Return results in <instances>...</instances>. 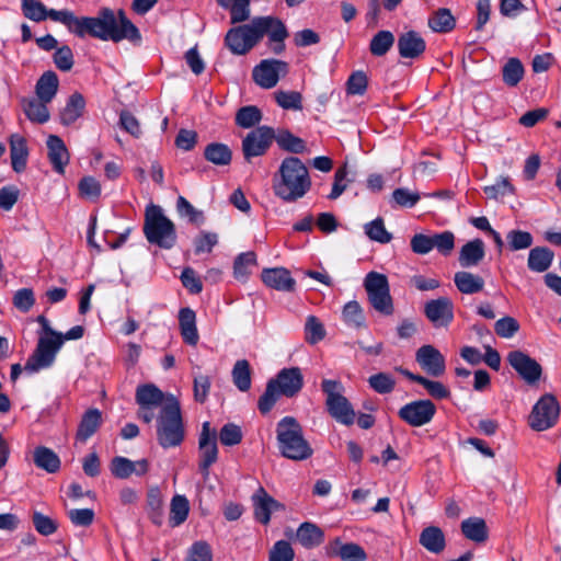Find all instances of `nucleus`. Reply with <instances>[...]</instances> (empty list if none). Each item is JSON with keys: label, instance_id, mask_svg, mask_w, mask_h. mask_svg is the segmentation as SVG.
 <instances>
[{"label": "nucleus", "instance_id": "1", "mask_svg": "<svg viewBox=\"0 0 561 561\" xmlns=\"http://www.w3.org/2000/svg\"><path fill=\"white\" fill-rule=\"evenodd\" d=\"M48 19L64 24L69 32L79 37L90 35L102 41H112L114 43H118L123 39L138 42L141 38L139 30L126 16L123 10H118L116 15L113 10L104 8L95 18H78L73 12L67 9H49Z\"/></svg>", "mask_w": 561, "mask_h": 561}, {"label": "nucleus", "instance_id": "2", "mask_svg": "<svg viewBox=\"0 0 561 561\" xmlns=\"http://www.w3.org/2000/svg\"><path fill=\"white\" fill-rule=\"evenodd\" d=\"M272 43L274 54H282L285 49L284 41L288 37L285 24L274 16H260L250 24L230 28L225 37L226 46L234 55H244L251 50L264 36Z\"/></svg>", "mask_w": 561, "mask_h": 561}, {"label": "nucleus", "instance_id": "3", "mask_svg": "<svg viewBox=\"0 0 561 561\" xmlns=\"http://www.w3.org/2000/svg\"><path fill=\"white\" fill-rule=\"evenodd\" d=\"M311 186L308 168L297 157H286L273 176L274 194L286 203L302 198Z\"/></svg>", "mask_w": 561, "mask_h": 561}, {"label": "nucleus", "instance_id": "4", "mask_svg": "<svg viewBox=\"0 0 561 561\" xmlns=\"http://www.w3.org/2000/svg\"><path fill=\"white\" fill-rule=\"evenodd\" d=\"M276 442L278 451L284 458L302 461L313 455L310 443L305 438L301 424L294 416H284L277 422Z\"/></svg>", "mask_w": 561, "mask_h": 561}, {"label": "nucleus", "instance_id": "5", "mask_svg": "<svg viewBox=\"0 0 561 561\" xmlns=\"http://www.w3.org/2000/svg\"><path fill=\"white\" fill-rule=\"evenodd\" d=\"M304 387V376L299 367L280 369L275 378L267 381L264 393L260 397L257 408L262 414L268 413L280 396L296 397Z\"/></svg>", "mask_w": 561, "mask_h": 561}, {"label": "nucleus", "instance_id": "6", "mask_svg": "<svg viewBox=\"0 0 561 561\" xmlns=\"http://www.w3.org/2000/svg\"><path fill=\"white\" fill-rule=\"evenodd\" d=\"M185 437L181 405L174 396H170L157 417V440L164 448L178 447Z\"/></svg>", "mask_w": 561, "mask_h": 561}, {"label": "nucleus", "instance_id": "7", "mask_svg": "<svg viewBox=\"0 0 561 561\" xmlns=\"http://www.w3.org/2000/svg\"><path fill=\"white\" fill-rule=\"evenodd\" d=\"M144 233L147 241L162 249H171L176 242V230L172 220L158 205H149L145 211Z\"/></svg>", "mask_w": 561, "mask_h": 561}, {"label": "nucleus", "instance_id": "8", "mask_svg": "<svg viewBox=\"0 0 561 561\" xmlns=\"http://www.w3.org/2000/svg\"><path fill=\"white\" fill-rule=\"evenodd\" d=\"M321 390L325 394V407L329 414L343 425H352L355 421V411L343 396L344 387L341 381L334 379H323Z\"/></svg>", "mask_w": 561, "mask_h": 561}, {"label": "nucleus", "instance_id": "9", "mask_svg": "<svg viewBox=\"0 0 561 561\" xmlns=\"http://www.w3.org/2000/svg\"><path fill=\"white\" fill-rule=\"evenodd\" d=\"M364 288L370 306L380 314L391 316L394 312L390 286L385 274L369 272L364 279Z\"/></svg>", "mask_w": 561, "mask_h": 561}, {"label": "nucleus", "instance_id": "10", "mask_svg": "<svg viewBox=\"0 0 561 561\" xmlns=\"http://www.w3.org/2000/svg\"><path fill=\"white\" fill-rule=\"evenodd\" d=\"M62 346L61 337H38L37 345L25 363L24 369L27 373H37L50 367L57 353Z\"/></svg>", "mask_w": 561, "mask_h": 561}, {"label": "nucleus", "instance_id": "11", "mask_svg": "<svg viewBox=\"0 0 561 561\" xmlns=\"http://www.w3.org/2000/svg\"><path fill=\"white\" fill-rule=\"evenodd\" d=\"M560 405L551 394L542 396L534 405L529 415V426L538 432L552 427L559 417Z\"/></svg>", "mask_w": 561, "mask_h": 561}, {"label": "nucleus", "instance_id": "12", "mask_svg": "<svg viewBox=\"0 0 561 561\" xmlns=\"http://www.w3.org/2000/svg\"><path fill=\"white\" fill-rule=\"evenodd\" d=\"M436 405L428 399L415 400L400 408L399 417L413 427H421L432 422Z\"/></svg>", "mask_w": 561, "mask_h": 561}, {"label": "nucleus", "instance_id": "13", "mask_svg": "<svg viewBox=\"0 0 561 561\" xmlns=\"http://www.w3.org/2000/svg\"><path fill=\"white\" fill-rule=\"evenodd\" d=\"M199 470L204 478H208L209 468L218 459L217 433L210 428L209 422H204L198 438Z\"/></svg>", "mask_w": 561, "mask_h": 561}, {"label": "nucleus", "instance_id": "14", "mask_svg": "<svg viewBox=\"0 0 561 561\" xmlns=\"http://www.w3.org/2000/svg\"><path fill=\"white\" fill-rule=\"evenodd\" d=\"M275 138L272 127L260 126L250 131L242 140V151L247 161L254 157L263 156Z\"/></svg>", "mask_w": 561, "mask_h": 561}, {"label": "nucleus", "instance_id": "15", "mask_svg": "<svg viewBox=\"0 0 561 561\" xmlns=\"http://www.w3.org/2000/svg\"><path fill=\"white\" fill-rule=\"evenodd\" d=\"M288 65L278 59H264L253 69L254 82L263 89L274 88L280 75H286Z\"/></svg>", "mask_w": 561, "mask_h": 561}, {"label": "nucleus", "instance_id": "16", "mask_svg": "<svg viewBox=\"0 0 561 561\" xmlns=\"http://www.w3.org/2000/svg\"><path fill=\"white\" fill-rule=\"evenodd\" d=\"M512 368L524 379L527 383L533 385L537 382L542 374L540 364L531 358L523 351H511L506 357Z\"/></svg>", "mask_w": 561, "mask_h": 561}, {"label": "nucleus", "instance_id": "17", "mask_svg": "<svg viewBox=\"0 0 561 561\" xmlns=\"http://www.w3.org/2000/svg\"><path fill=\"white\" fill-rule=\"evenodd\" d=\"M424 314L435 328L447 327L454 320V304L448 297L428 300L424 305Z\"/></svg>", "mask_w": 561, "mask_h": 561}, {"label": "nucleus", "instance_id": "18", "mask_svg": "<svg viewBox=\"0 0 561 561\" xmlns=\"http://www.w3.org/2000/svg\"><path fill=\"white\" fill-rule=\"evenodd\" d=\"M253 514L256 522L267 525L273 512L284 510V505L271 496L263 486L251 496Z\"/></svg>", "mask_w": 561, "mask_h": 561}, {"label": "nucleus", "instance_id": "19", "mask_svg": "<svg viewBox=\"0 0 561 561\" xmlns=\"http://www.w3.org/2000/svg\"><path fill=\"white\" fill-rule=\"evenodd\" d=\"M415 360L423 370L433 377H440L446 370L445 357L433 345L421 346L416 351Z\"/></svg>", "mask_w": 561, "mask_h": 561}, {"label": "nucleus", "instance_id": "20", "mask_svg": "<svg viewBox=\"0 0 561 561\" xmlns=\"http://www.w3.org/2000/svg\"><path fill=\"white\" fill-rule=\"evenodd\" d=\"M150 465L147 459L133 461L123 456H116L111 460L110 471L117 479H128L133 474L142 477L149 471Z\"/></svg>", "mask_w": 561, "mask_h": 561}, {"label": "nucleus", "instance_id": "21", "mask_svg": "<svg viewBox=\"0 0 561 561\" xmlns=\"http://www.w3.org/2000/svg\"><path fill=\"white\" fill-rule=\"evenodd\" d=\"M399 55L407 59H417L426 49V42L416 31H408L399 35L397 41Z\"/></svg>", "mask_w": 561, "mask_h": 561}, {"label": "nucleus", "instance_id": "22", "mask_svg": "<svg viewBox=\"0 0 561 561\" xmlns=\"http://www.w3.org/2000/svg\"><path fill=\"white\" fill-rule=\"evenodd\" d=\"M262 280L267 287L279 291H293L296 286V280L285 267L264 268Z\"/></svg>", "mask_w": 561, "mask_h": 561}, {"label": "nucleus", "instance_id": "23", "mask_svg": "<svg viewBox=\"0 0 561 561\" xmlns=\"http://www.w3.org/2000/svg\"><path fill=\"white\" fill-rule=\"evenodd\" d=\"M485 256V244L483 240L477 238L463 244L459 251V264L468 268L478 266Z\"/></svg>", "mask_w": 561, "mask_h": 561}, {"label": "nucleus", "instance_id": "24", "mask_svg": "<svg viewBox=\"0 0 561 561\" xmlns=\"http://www.w3.org/2000/svg\"><path fill=\"white\" fill-rule=\"evenodd\" d=\"M48 159L54 170L60 174L65 172V167L69 162V153L62 139L56 135H50L46 141Z\"/></svg>", "mask_w": 561, "mask_h": 561}, {"label": "nucleus", "instance_id": "25", "mask_svg": "<svg viewBox=\"0 0 561 561\" xmlns=\"http://www.w3.org/2000/svg\"><path fill=\"white\" fill-rule=\"evenodd\" d=\"M10 158L12 169L21 173L26 169L28 149L26 140L20 134H12L9 138Z\"/></svg>", "mask_w": 561, "mask_h": 561}, {"label": "nucleus", "instance_id": "26", "mask_svg": "<svg viewBox=\"0 0 561 561\" xmlns=\"http://www.w3.org/2000/svg\"><path fill=\"white\" fill-rule=\"evenodd\" d=\"M171 394H164L153 383L141 385L136 390V402L139 407L163 408Z\"/></svg>", "mask_w": 561, "mask_h": 561}, {"label": "nucleus", "instance_id": "27", "mask_svg": "<svg viewBox=\"0 0 561 561\" xmlns=\"http://www.w3.org/2000/svg\"><path fill=\"white\" fill-rule=\"evenodd\" d=\"M420 545L428 552L439 554L446 548V538L437 526H427L420 534Z\"/></svg>", "mask_w": 561, "mask_h": 561}, {"label": "nucleus", "instance_id": "28", "mask_svg": "<svg viewBox=\"0 0 561 561\" xmlns=\"http://www.w3.org/2000/svg\"><path fill=\"white\" fill-rule=\"evenodd\" d=\"M101 424V411L95 408L87 410L79 423L76 438L82 443L87 442L99 430Z\"/></svg>", "mask_w": 561, "mask_h": 561}, {"label": "nucleus", "instance_id": "29", "mask_svg": "<svg viewBox=\"0 0 561 561\" xmlns=\"http://www.w3.org/2000/svg\"><path fill=\"white\" fill-rule=\"evenodd\" d=\"M296 538L302 547L311 549L320 546L324 541V533L314 523L305 522L299 525Z\"/></svg>", "mask_w": 561, "mask_h": 561}, {"label": "nucleus", "instance_id": "30", "mask_svg": "<svg viewBox=\"0 0 561 561\" xmlns=\"http://www.w3.org/2000/svg\"><path fill=\"white\" fill-rule=\"evenodd\" d=\"M179 321L184 342L190 345H196L199 336L196 328L195 312L190 308H182L179 312Z\"/></svg>", "mask_w": 561, "mask_h": 561}, {"label": "nucleus", "instance_id": "31", "mask_svg": "<svg viewBox=\"0 0 561 561\" xmlns=\"http://www.w3.org/2000/svg\"><path fill=\"white\" fill-rule=\"evenodd\" d=\"M461 533L474 542H484L489 537L488 526L481 517H470L461 522Z\"/></svg>", "mask_w": 561, "mask_h": 561}, {"label": "nucleus", "instance_id": "32", "mask_svg": "<svg viewBox=\"0 0 561 561\" xmlns=\"http://www.w3.org/2000/svg\"><path fill=\"white\" fill-rule=\"evenodd\" d=\"M59 80L54 71L44 72L36 82V96L44 102H51L57 94Z\"/></svg>", "mask_w": 561, "mask_h": 561}, {"label": "nucleus", "instance_id": "33", "mask_svg": "<svg viewBox=\"0 0 561 561\" xmlns=\"http://www.w3.org/2000/svg\"><path fill=\"white\" fill-rule=\"evenodd\" d=\"M33 460L37 468L55 473L60 468V459L58 455L50 448L39 446L34 449Z\"/></svg>", "mask_w": 561, "mask_h": 561}, {"label": "nucleus", "instance_id": "34", "mask_svg": "<svg viewBox=\"0 0 561 561\" xmlns=\"http://www.w3.org/2000/svg\"><path fill=\"white\" fill-rule=\"evenodd\" d=\"M454 282L457 289L466 295L480 293L484 287V280L481 276L466 271L457 272Z\"/></svg>", "mask_w": 561, "mask_h": 561}, {"label": "nucleus", "instance_id": "35", "mask_svg": "<svg viewBox=\"0 0 561 561\" xmlns=\"http://www.w3.org/2000/svg\"><path fill=\"white\" fill-rule=\"evenodd\" d=\"M49 102H44L41 99H23L22 100V107L26 115V117L37 124H44L46 123L50 115L49 111L47 108V104Z\"/></svg>", "mask_w": 561, "mask_h": 561}, {"label": "nucleus", "instance_id": "36", "mask_svg": "<svg viewBox=\"0 0 561 561\" xmlns=\"http://www.w3.org/2000/svg\"><path fill=\"white\" fill-rule=\"evenodd\" d=\"M553 252L546 247H536L529 251L527 265L528 268L536 273L546 272L552 261Z\"/></svg>", "mask_w": 561, "mask_h": 561}, {"label": "nucleus", "instance_id": "37", "mask_svg": "<svg viewBox=\"0 0 561 561\" xmlns=\"http://www.w3.org/2000/svg\"><path fill=\"white\" fill-rule=\"evenodd\" d=\"M85 101L82 94L76 92L71 94L66 106L60 112V122L64 125H71L83 113Z\"/></svg>", "mask_w": 561, "mask_h": 561}, {"label": "nucleus", "instance_id": "38", "mask_svg": "<svg viewBox=\"0 0 561 561\" xmlns=\"http://www.w3.org/2000/svg\"><path fill=\"white\" fill-rule=\"evenodd\" d=\"M428 27L435 33H448L456 26V19L449 9L440 8L432 13L427 21Z\"/></svg>", "mask_w": 561, "mask_h": 561}, {"label": "nucleus", "instance_id": "39", "mask_svg": "<svg viewBox=\"0 0 561 561\" xmlns=\"http://www.w3.org/2000/svg\"><path fill=\"white\" fill-rule=\"evenodd\" d=\"M251 366L247 359H239L231 370L232 382L238 390L245 392L251 388Z\"/></svg>", "mask_w": 561, "mask_h": 561}, {"label": "nucleus", "instance_id": "40", "mask_svg": "<svg viewBox=\"0 0 561 561\" xmlns=\"http://www.w3.org/2000/svg\"><path fill=\"white\" fill-rule=\"evenodd\" d=\"M204 157L216 165H228L232 159L230 148L221 142H211L206 146Z\"/></svg>", "mask_w": 561, "mask_h": 561}, {"label": "nucleus", "instance_id": "41", "mask_svg": "<svg viewBox=\"0 0 561 561\" xmlns=\"http://www.w3.org/2000/svg\"><path fill=\"white\" fill-rule=\"evenodd\" d=\"M147 512L150 520L161 526L163 523V501L158 488L149 489L147 493Z\"/></svg>", "mask_w": 561, "mask_h": 561}, {"label": "nucleus", "instance_id": "42", "mask_svg": "<svg viewBox=\"0 0 561 561\" xmlns=\"http://www.w3.org/2000/svg\"><path fill=\"white\" fill-rule=\"evenodd\" d=\"M277 145L280 149L291 152V153H302L306 151V142L304 139L295 136L287 129L278 130L275 134V138Z\"/></svg>", "mask_w": 561, "mask_h": 561}, {"label": "nucleus", "instance_id": "43", "mask_svg": "<svg viewBox=\"0 0 561 561\" xmlns=\"http://www.w3.org/2000/svg\"><path fill=\"white\" fill-rule=\"evenodd\" d=\"M190 512V504L184 495H174L170 504L169 523L172 527L183 524Z\"/></svg>", "mask_w": 561, "mask_h": 561}, {"label": "nucleus", "instance_id": "44", "mask_svg": "<svg viewBox=\"0 0 561 561\" xmlns=\"http://www.w3.org/2000/svg\"><path fill=\"white\" fill-rule=\"evenodd\" d=\"M396 42L394 35L390 31L377 32L369 43V50L373 56H385Z\"/></svg>", "mask_w": 561, "mask_h": 561}, {"label": "nucleus", "instance_id": "45", "mask_svg": "<svg viewBox=\"0 0 561 561\" xmlns=\"http://www.w3.org/2000/svg\"><path fill=\"white\" fill-rule=\"evenodd\" d=\"M256 265V255L249 251L239 254L233 263V275L237 279H247L251 273V267Z\"/></svg>", "mask_w": 561, "mask_h": 561}, {"label": "nucleus", "instance_id": "46", "mask_svg": "<svg viewBox=\"0 0 561 561\" xmlns=\"http://www.w3.org/2000/svg\"><path fill=\"white\" fill-rule=\"evenodd\" d=\"M344 322L353 328L359 329L365 327V316L360 305L356 300L348 301L343 308Z\"/></svg>", "mask_w": 561, "mask_h": 561}, {"label": "nucleus", "instance_id": "47", "mask_svg": "<svg viewBox=\"0 0 561 561\" xmlns=\"http://www.w3.org/2000/svg\"><path fill=\"white\" fill-rule=\"evenodd\" d=\"M332 543L340 546L337 554L343 561H366L367 559L365 550L357 543H342L340 538H335Z\"/></svg>", "mask_w": 561, "mask_h": 561}, {"label": "nucleus", "instance_id": "48", "mask_svg": "<svg viewBox=\"0 0 561 561\" xmlns=\"http://www.w3.org/2000/svg\"><path fill=\"white\" fill-rule=\"evenodd\" d=\"M503 81L508 87H515L524 76V67L519 59L510 58L502 70Z\"/></svg>", "mask_w": 561, "mask_h": 561}, {"label": "nucleus", "instance_id": "49", "mask_svg": "<svg viewBox=\"0 0 561 561\" xmlns=\"http://www.w3.org/2000/svg\"><path fill=\"white\" fill-rule=\"evenodd\" d=\"M23 15L34 22H42L48 19L49 9L39 0H22Z\"/></svg>", "mask_w": 561, "mask_h": 561}, {"label": "nucleus", "instance_id": "50", "mask_svg": "<svg viewBox=\"0 0 561 561\" xmlns=\"http://www.w3.org/2000/svg\"><path fill=\"white\" fill-rule=\"evenodd\" d=\"M366 236L376 242L388 243L392 239V234L385 228L383 219L378 217L364 226Z\"/></svg>", "mask_w": 561, "mask_h": 561}, {"label": "nucleus", "instance_id": "51", "mask_svg": "<svg viewBox=\"0 0 561 561\" xmlns=\"http://www.w3.org/2000/svg\"><path fill=\"white\" fill-rule=\"evenodd\" d=\"M506 242L511 251H519L530 248L534 238L528 231L514 229L506 233Z\"/></svg>", "mask_w": 561, "mask_h": 561}, {"label": "nucleus", "instance_id": "52", "mask_svg": "<svg viewBox=\"0 0 561 561\" xmlns=\"http://www.w3.org/2000/svg\"><path fill=\"white\" fill-rule=\"evenodd\" d=\"M262 119L261 111L254 105L241 107L236 115V123L242 128H251Z\"/></svg>", "mask_w": 561, "mask_h": 561}, {"label": "nucleus", "instance_id": "53", "mask_svg": "<svg viewBox=\"0 0 561 561\" xmlns=\"http://www.w3.org/2000/svg\"><path fill=\"white\" fill-rule=\"evenodd\" d=\"M368 385L377 393L387 394L393 391L396 380L387 373H378L368 378Z\"/></svg>", "mask_w": 561, "mask_h": 561}, {"label": "nucleus", "instance_id": "54", "mask_svg": "<svg viewBox=\"0 0 561 561\" xmlns=\"http://www.w3.org/2000/svg\"><path fill=\"white\" fill-rule=\"evenodd\" d=\"M483 191L489 198L499 199L500 197L514 194L515 188L508 178L501 176L494 184L484 186Z\"/></svg>", "mask_w": 561, "mask_h": 561}, {"label": "nucleus", "instance_id": "55", "mask_svg": "<svg viewBox=\"0 0 561 561\" xmlns=\"http://www.w3.org/2000/svg\"><path fill=\"white\" fill-rule=\"evenodd\" d=\"M276 103L284 110H301L302 96L297 91H277L275 92Z\"/></svg>", "mask_w": 561, "mask_h": 561}, {"label": "nucleus", "instance_id": "56", "mask_svg": "<svg viewBox=\"0 0 561 561\" xmlns=\"http://www.w3.org/2000/svg\"><path fill=\"white\" fill-rule=\"evenodd\" d=\"M433 249L444 256H448L455 249V234L451 231H443L433 234Z\"/></svg>", "mask_w": 561, "mask_h": 561}, {"label": "nucleus", "instance_id": "57", "mask_svg": "<svg viewBox=\"0 0 561 561\" xmlns=\"http://www.w3.org/2000/svg\"><path fill=\"white\" fill-rule=\"evenodd\" d=\"M176 210L181 217H187L192 224H203L204 214L196 209L185 197L180 196L176 201Z\"/></svg>", "mask_w": 561, "mask_h": 561}, {"label": "nucleus", "instance_id": "58", "mask_svg": "<svg viewBox=\"0 0 561 561\" xmlns=\"http://www.w3.org/2000/svg\"><path fill=\"white\" fill-rule=\"evenodd\" d=\"M241 427L234 423L225 424L219 433L220 443L225 446H234L242 440Z\"/></svg>", "mask_w": 561, "mask_h": 561}, {"label": "nucleus", "instance_id": "59", "mask_svg": "<svg viewBox=\"0 0 561 561\" xmlns=\"http://www.w3.org/2000/svg\"><path fill=\"white\" fill-rule=\"evenodd\" d=\"M519 330L518 321L510 316L499 319L494 324L495 333L503 339L513 337Z\"/></svg>", "mask_w": 561, "mask_h": 561}, {"label": "nucleus", "instance_id": "60", "mask_svg": "<svg viewBox=\"0 0 561 561\" xmlns=\"http://www.w3.org/2000/svg\"><path fill=\"white\" fill-rule=\"evenodd\" d=\"M218 243V234L209 231H201L194 240L195 254L210 253Z\"/></svg>", "mask_w": 561, "mask_h": 561}, {"label": "nucleus", "instance_id": "61", "mask_svg": "<svg viewBox=\"0 0 561 561\" xmlns=\"http://www.w3.org/2000/svg\"><path fill=\"white\" fill-rule=\"evenodd\" d=\"M305 331H306V340H307V342H309L311 344L318 343L325 335V331H324L322 323L314 316H309L307 318Z\"/></svg>", "mask_w": 561, "mask_h": 561}, {"label": "nucleus", "instance_id": "62", "mask_svg": "<svg viewBox=\"0 0 561 561\" xmlns=\"http://www.w3.org/2000/svg\"><path fill=\"white\" fill-rule=\"evenodd\" d=\"M32 522L36 531L43 536H49L57 530V523L41 512L33 513Z\"/></svg>", "mask_w": 561, "mask_h": 561}, {"label": "nucleus", "instance_id": "63", "mask_svg": "<svg viewBox=\"0 0 561 561\" xmlns=\"http://www.w3.org/2000/svg\"><path fill=\"white\" fill-rule=\"evenodd\" d=\"M294 557V549L286 540L275 542L270 551V561H293Z\"/></svg>", "mask_w": 561, "mask_h": 561}, {"label": "nucleus", "instance_id": "64", "mask_svg": "<svg viewBox=\"0 0 561 561\" xmlns=\"http://www.w3.org/2000/svg\"><path fill=\"white\" fill-rule=\"evenodd\" d=\"M210 546L206 541H197L191 547L186 561H211Z\"/></svg>", "mask_w": 561, "mask_h": 561}]
</instances>
